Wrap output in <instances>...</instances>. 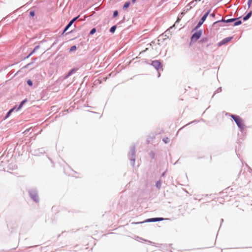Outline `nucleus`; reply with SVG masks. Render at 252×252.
I'll return each mask as SVG.
<instances>
[{
	"label": "nucleus",
	"mask_w": 252,
	"mask_h": 252,
	"mask_svg": "<svg viewBox=\"0 0 252 252\" xmlns=\"http://www.w3.org/2000/svg\"><path fill=\"white\" fill-rule=\"evenodd\" d=\"M210 11L211 9H209L204 14V15L201 17V18L197 23V25L193 29L192 31H196L203 24V23L206 20L207 16L209 14Z\"/></svg>",
	"instance_id": "obj_1"
},
{
	"label": "nucleus",
	"mask_w": 252,
	"mask_h": 252,
	"mask_svg": "<svg viewBox=\"0 0 252 252\" xmlns=\"http://www.w3.org/2000/svg\"><path fill=\"white\" fill-rule=\"evenodd\" d=\"M240 18V17H239L238 18H234L228 19L227 20H224L223 19H221V20H218L217 21L214 22L212 26H213V27H215L217 24H220V23H232V22H233L236 21L237 19H239Z\"/></svg>",
	"instance_id": "obj_2"
},
{
	"label": "nucleus",
	"mask_w": 252,
	"mask_h": 252,
	"mask_svg": "<svg viewBox=\"0 0 252 252\" xmlns=\"http://www.w3.org/2000/svg\"><path fill=\"white\" fill-rule=\"evenodd\" d=\"M202 34V30H200L198 31L195 32L193 33L191 36V41L192 42L196 41L198 40Z\"/></svg>",
	"instance_id": "obj_3"
},
{
	"label": "nucleus",
	"mask_w": 252,
	"mask_h": 252,
	"mask_svg": "<svg viewBox=\"0 0 252 252\" xmlns=\"http://www.w3.org/2000/svg\"><path fill=\"white\" fill-rule=\"evenodd\" d=\"M231 116L236 123L237 126H244L242 119L239 116L231 115Z\"/></svg>",
	"instance_id": "obj_4"
},
{
	"label": "nucleus",
	"mask_w": 252,
	"mask_h": 252,
	"mask_svg": "<svg viewBox=\"0 0 252 252\" xmlns=\"http://www.w3.org/2000/svg\"><path fill=\"white\" fill-rule=\"evenodd\" d=\"M151 64L158 71L162 67L161 62L158 60L152 61Z\"/></svg>",
	"instance_id": "obj_5"
},
{
	"label": "nucleus",
	"mask_w": 252,
	"mask_h": 252,
	"mask_svg": "<svg viewBox=\"0 0 252 252\" xmlns=\"http://www.w3.org/2000/svg\"><path fill=\"white\" fill-rule=\"evenodd\" d=\"M79 16H80L78 15L71 19L67 24V25L65 27V31H67L68 29L71 27V26L73 24V23L78 19Z\"/></svg>",
	"instance_id": "obj_6"
},
{
	"label": "nucleus",
	"mask_w": 252,
	"mask_h": 252,
	"mask_svg": "<svg viewBox=\"0 0 252 252\" xmlns=\"http://www.w3.org/2000/svg\"><path fill=\"white\" fill-rule=\"evenodd\" d=\"M232 37H227L223 39L221 41L218 43V46H220L228 43L232 39Z\"/></svg>",
	"instance_id": "obj_7"
},
{
	"label": "nucleus",
	"mask_w": 252,
	"mask_h": 252,
	"mask_svg": "<svg viewBox=\"0 0 252 252\" xmlns=\"http://www.w3.org/2000/svg\"><path fill=\"white\" fill-rule=\"evenodd\" d=\"M163 220V218H152L150 219H148L146 220H145L144 222H155V221H158Z\"/></svg>",
	"instance_id": "obj_8"
},
{
	"label": "nucleus",
	"mask_w": 252,
	"mask_h": 252,
	"mask_svg": "<svg viewBox=\"0 0 252 252\" xmlns=\"http://www.w3.org/2000/svg\"><path fill=\"white\" fill-rule=\"evenodd\" d=\"M16 106H15L14 107H13L12 108L10 109L8 111V112L6 113V115L4 116L3 120H5L7 118H8L10 116L11 113L16 109Z\"/></svg>",
	"instance_id": "obj_9"
},
{
	"label": "nucleus",
	"mask_w": 252,
	"mask_h": 252,
	"mask_svg": "<svg viewBox=\"0 0 252 252\" xmlns=\"http://www.w3.org/2000/svg\"><path fill=\"white\" fill-rule=\"evenodd\" d=\"M203 122V121L202 120H200L199 121H193L189 123H188V124L184 125V126H188V125H190V124L195 125V124H197V123H199V124H198L199 125H202L203 124H202V123Z\"/></svg>",
	"instance_id": "obj_10"
},
{
	"label": "nucleus",
	"mask_w": 252,
	"mask_h": 252,
	"mask_svg": "<svg viewBox=\"0 0 252 252\" xmlns=\"http://www.w3.org/2000/svg\"><path fill=\"white\" fill-rule=\"evenodd\" d=\"M77 70L75 68H72V69H71L68 73L67 74L64 76V79H67V78H68L69 76H70L73 73L75 72Z\"/></svg>",
	"instance_id": "obj_11"
},
{
	"label": "nucleus",
	"mask_w": 252,
	"mask_h": 252,
	"mask_svg": "<svg viewBox=\"0 0 252 252\" xmlns=\"http://www.w3.org/2000/svg\"><path fill=\"white\" fill-rule=\"evenodd\" d=\"M252 11H250L246 16H245L243 18V20L244 21H246L247 20H248V19H249L250 18V17L252 16Z\"/></svg>",
	"instance_id": "obj_12"
},
{
	"label": "nucleus",
	"mask_w": 252,
	"mask_h": 252,
	"mask_svg": "<svg viewBox=\"0 0 252 252\" xmlns=\"http://www.w3.org/2000/svg\"><path fill=\"white\" fill-rule=\"evenodd\" d=\"M28 101L27 99H25L23 100H22L21 103H20L19 106L18 107H16V111L19 110L23 106V105Z\"/></svg>",
	"instance_id": "obj_13"
},
{
	"label": "nucleus",
	"mask_w": 252,
	"mask_h": 252,
	"mask_svg": "<svg viewBox=\"0 0 252 252\" xmlns=\"http://www.w3.org/2000/svg\"><path fill=\"white\" fill-rule=\"evenodd\" d=\"M130 4V2L129 1H127L123 5V9H126L127 8H128Z\"/></svg>",
	"instance_id": "obj_14"
},
{
	"label": "nucleus",
	"mask_w": 252,
	"mask_h": 252,
	"mask_svg": "<svg viewBox=\"0 0 252 252\" xmlns=\"http://www.w3.org/2000/svg\"><path fill=\"white\" fill-rule=\"evenodd\" d=\"M235 22L233 24L234 26H237L241 25L242 24L241 20L237 19L236 21H234Z\"/></svg>",
	"instance_id": "obj_15"
},
{
	"label": "nucleus",
	"mask_w": 252,
	"mask_h": 252,
	"mask_svg": "<svg viewBox=\"0 0 252 252\" xmlns=\"http://www.w3.org/2000/svg\"><path fill=\"white\" fill-rule=\"evenodd\" d=\"M117 28L116 25L113 26L109 30V32L111 33H114Z\"/></svg>",
	"instance_id": "obj_16"
},
{
	"label": "nucleus",
	"mask_w": 252,
	"mask_h": 252,
	"mask_svg": "<svg viewBox=\"0 0 252 252\" xmlns=\"http://www.w3.org/2000/svg\"><path fill=\"white\" fill-rule=\"evenodd\" d=\"M208 40V38L207 37H203L199 40V42L203 43L207 42Z\"/></svg>",
	"instance_id": "obj_17"
},
{
	"label": "nucleus",
	"mask_w": 252,
	"mask_h": 252,
	"mask_svg": "<svg viewBox=\"0 0 252 252\" xmlns=\"http://www.w3.org/2000/svg\"><path fill=\"white\" fill-rule=\"evenodd\" d=\"M40 48L39 45H37L35 47L34 49L30 53V55H32L35 51Z\"/></svg>",
	"instance_id": "obj_18"
},
{
	"label": "nucleus",
	"mask_w": 252,
	"mask_h": 252,
	"mask_svg": "<svg viewBox=\"0 0 252 252\" xmlns=\"http://www.w3.org/2000/svg\"><path fill=\"white\" fill-rule=\"evenodd\" d=\"M96 32V29L95 28H93L91 31L90 32L89 35H92L94 34Z\"/></svg>",
	"instance_id": "obj_19"
},
{
	"label": "nucleus",
	"mask_w": 252,
	"mask_h": 252,
	"mask_svg": "<svg viewBox=\"0 0 252 252\" xmlns=\"http://www.w3.org/2000/svg\"><path fill=\"white\" fill-rule=\"evenodd\" d=\"M76 49V46L75 45H73L70 48L69 51L72 52V51L75 50Z\"/></svg>",
	"instance_id": "obj_20"
},
{
	"label": "nucleus",
	"mask_w": 252,
	"mask_h": 252,
	"mask_svg": "<svg viewBox=\"0 0 252 252\" xmlns=\"http://www.w3.org/2000/svg\"><path fill=\"white\" fill-rule=\"evenodd\" d=\"M118 14H119L118 11H117V10L114 11L113 12V17L114 18L116 17L118 15Z\"/></svg>",
	"instance_id": "obj_21"
},
{
	"label": "nucleus",
	"mask_w": 252,
	"mask_h": 252,
	"mask_svg": "<svg viewBox=\"0 0 252 252\" xmlns=\"http://www.w3.org/2000/svg\"><path fill=\"white\" fill-rule=\"evenodd\" d=\"M27 84L29 86H32V81L31 80V79H29L27 81Z\"/></svg>",
	"instance_id": "obj_22"
},
{
	"label": "nucleus",
	"mask_w": 252,
	"mask_h": 252,
	"mask_svg": "<svg viewBox=\"0 0 252 252\" xmlns=\"http://www.w3.org/2000/svg\"><path fill=\"white\" fill-rule=\"evenodd\" d=\"M35 15V12L34 10H32L30 12V16L33 17Z\"/></svg>",
	"instance_id": "obj_23"
},
{
	"label": "nucleus",
	"mask_w": 252,
	"mask_h": 252,
	"mask_svg": "<svg viewBox=\"0 0 252 252\" xmlns=\"http://www.w3.org/2000/svg\"><path fill=\"white\" fill-rule=\"evenodd\" d=\"M200 1V0H195L194 1H192L190 2L189 3V5L194 6V5H195V2H196V1Z\"/></svg>",
	"instance_id": "obj_24"
},
{
	"label": "nucleus",
	"mask_w": 252,
	"mask_h": 252,
	"mask_svg": "<svg viewBox=\"0 0 252 252\" xmlns=\"http://www.w3.org/2000/svg\"><path fill=\"white\" fill-rule=\"evenodd\" d=\"M163 141L165 142V143H168L169 142V138L167 137L164 138L163 139Z\"/></svg>",
	"instance_id": "obj_25"
},
{
	"label": "nucleus",
	"mask_w": 252,
	"mask_h": 252,
	"mask_svg": "<svg viewBox=\"0 0 252 252\" xmlns=\"http://www.w3.org/2000/svg\"><path fill=\"white\" fill-rule=\"evenodd\" d=\"M33 63V62H32V63H28L27 64H26V65H25L23 68H28L31 64H32Z\"/></svg>",
	"instance_id": "obj_26"
},
{
	"label": "nucleus",
	"mask_w": 252,
	"mask_h": 252,
	"mask_svg": "<svg viewBox=\"0 0 252 252\" xmlns=\"http://www.w3.org/2000/svg\"><path fill=\"white\" fill-rule=\"evenodd\" d=\"M221 87H220L215 91V94L220 93L221 91Z\"/></svg>",
	"instance_id": "obj_27"
},
{
	"label": "nucleus",
	"mask_w": 252,
	"mask_h": 252,
	"mask_svg": "<svg viewBox=\"0 0 252 252\" xmlns=\"http://www.w3.org/2000/svg\"><path fill=\"white\" fill-rule=\"evenodd\" d=\"M252 2V0H248V5L249 7L251 6Z\"/></svg>",
	"instance_id": "obj_28"
},
{
	"label": "nucleus",
	"mask_w": 252,
	"mask_h": 252,
	"mask_svg": "<svg viewBox=\"0 0 252 252\" xmlns=\"http://www.w3.org/2000/svg\"><path fill=\"white\" fill-rule=\"evenodd\" d=\"M222 23H220V24H217L214 27H223L224 25L221 24Z\"/></svg>",
	"instance_id": "obj_29"
},
{
	"label": "nucleus",
	"mask_w": 252,
	"mask_h": 252,
	"mask_svg": "<svg viewBox=\"0 0 252 252\" xmlns=\"http://www.w3.org/2000/svg\"><path fill=\"white\" fill-rule=\"evenodd\" d=\"M210 16L211 17H215V13L213 12V13L210 14Z\"/></svg>",
	"instance_id": "obj_30"
},
{
	"label": "nucleus",
	"mask_w": 252,
	"mask_h": 252,
	"mask_svg": "<svg viewBox=\"0 0 252 252\" xmlns=\"http://www.w3.org/2000/svg\"><path fill=\"white\" fill-rule=\"evenodd\" d=\"M32 55H30V53L28 56H27L25 58V59L29 58Z\"/></svg>",
	"instance_id": "obj_31"
},
{
	"label": "nucleus",
	"mask_w": 252,
	"mask_h": 252,
	"mask_svg": "<svg viewBox=\"0 0 252 252\" xmlns=\"http://www.w3.org/2000/svg\"><path fill=\"white\" fill-rule=\"evenodd\" d=\"M67 31H65V28L64 29L63 31V33H62V35H63L64 34V33L66 32Z\"/></svg>",
	"instance_id": "obj_32"
},
{
	"label": "nucleus",
	"mask_w": 252,
	"mask_h": 252,
	"mask_svg": "<svg viewBox=\"0 0 252 252\" xmlns=\"http://www.w3.org/2000/svg\"><path fill=\"white\" fill-rule=\"evenodd\" d=\"M136 0H131V1L133 3H134L135 2Z\"/></svg>",
	"instance_id": "obj_33"
},
{
	"label": "nucleus",
	"mask_w": 252,
	"mask_h": 252,
	"mask_svg": "<svg viewBox=\"0 0 252 252\" xmlns=\"http://www.w3.org/2000/svg\"><path fill=\"white\" fill-rule=\"evenodd\" d=\"M211 44L209 43V44H208L207 45H206V47H208L209 45H210Z\"/></svg>",
	"instance_id": "obj_34"
},
{
	"label": "nucleus",
	"mask_w": 252,
	"mask_h": 252,
	"mask_svg": "<svg viewBox=\"0 0 252 252\" xmlns=\"http://www.w3.org/2000/svg\"><path fill=\"white\" fill-rule=\"evenodd\" d=\"M160 76V74L159 73H158V77H159V76Z\"/></svg>",
	"instance_id": "obj_35"
},
{
	"label": "nucleus",
	"mask_w": 252,
	"mask_h": 252,
	"mask_svg": "<svg viewBox=\"0 0 252 252\" xmlns=\"http://www.w3.org/2000/svg\"><path fill=\"white\" fill-rule=\"evenodd\" d=\"M140 223V222H135V223H134V224H139V223Z\"/></svg>",
	"instance_id": "obj_36"
},
{
	"label": "nucleus",
	"mask_w": 252,
	"mask_h": 252,
	"mask_svg": "<svg viewBox=\"0 0 252 252\" xmlns=\"http://www.w3.org/2000/svg\"><path fill=\"white\" fill-rule=\"evenodd\" d=\"M71 32H67V33H66V34H68V33H70Z\"/></svg>",
	"instance_id": "obj_37"
}]
</instances>
